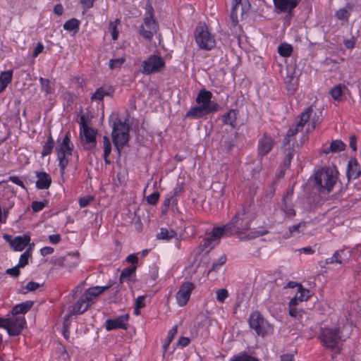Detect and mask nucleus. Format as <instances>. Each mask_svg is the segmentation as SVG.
<instances>
[{"mask_svg": "<svg viewBox=\"0 0 361 361\" xmlns=\"http://www.w3.org/2000/svg\"><path fill=\"white\" fill-rule=\"evenodd\" d=\"M249 214L242 209L237 212L232 220L223 227H214L207 233L203 242L197 248V255H206L216 246L224 234L244 233L250 229Z\"/></svg>", "mask_w": 361, "mask_h": 361, "instance_id": "obj_1", "label": "nucleus"}, {"mask_svg": "<svg viewBox=\"0 0 361 361\" xmlns=\"http://www.w3.org/2000/svg\"><path fill=\"white\" fill-rule=\"evenodd\" d=\"M353 329L351 324H346L342 329L337 327H324L321 329L319 339L323 345L329 348H335L341 341L348 338Z\"/></svg>", "mask_w": 361, "mask_h": 361, "instance_id": "obj_2", "label": "nucleus"}, {"mask_svg": "<svg viewBox=\"0 0 361 361\" xmlns=\"http://www.w3.org/2000/svg\"><path fill=\"white\" fill-rule=\"evenodd\" d=\"M212 97L209 91L200 90L196 98L197 106L191 108L185 116L198 118L217 111L218 104L211 100Z\"/></svg>", "mask_w": 361, "mask_h": 361, "instance_id": "obj_3", "label": "nucleus"}, {"mask_svg": "<svg viewBox=\"0 0 361 361\" xmlns=\"http://www.w3.org/2000/svg\"><path fill=\"white\" fill-rule=\"evenodd\" d=\"M73 150L74 145L71 140V133L67 132L61 140H57V146L56 147L57 160L61 176H63L65 173L66 168L68 165L69 159L72 156Z\"/></svg>", "mask_w": 361, "mask_h": 361, "instance_id": "obj_4", "label": "nucleus"}, {"mask_svg": "<svg viewBox=\"0 0 361 361\" xmlns=\"http://www.w3.org/2000/svg\"><path fill=\"white\" fill-rule=\"evenodd\" d=\"M338 180V171L334 168L324 167L314 174V185L319 190L330 192Z\"/></svg>", "mask_w": 361, "mask_h": 361, "instance_id": "obj_5", "label": "nucleus"}, {"mask_svg": "<svg viewBox=\"0 0 361 361\" xmlns=\"http://www.w3.org/2000/svg\"><path fill=\"white\" fill-rule=\"evenodd\" d=\"M195 42L200 49L211 50L215 47V39L204 23H200L195 30Z\"/></svg>", "mask_w": 361, "mask_h": 361, "instance_id": "obj_6", "label": "nucleus"}, {"mask_svg": "<svg viewBox=\"0 0 361 361\" xmlns=\"http://www.w3.org/2000/svg\"><path fill=\"white\" fill-rule=\"evenodd\" d=\"M312 112V109L310 107L307 108L303 113H302L300 115V121L296 125H293L290 126L289 130L287 131L286 136L288 137H292L295 135L298 132L302 130L304 125L310 119V123L308 124L307 130H310L314 129L317 125L320 122L321 119L318 116H315V117L311 118Z\"/></svg>", "mask_w": 361, "mask_h": 361, "instance_id": "obj_7", "label": "nucleus"}, {"mask_svg": "<svg viewBox=\"0 0 361 361\" xmlns=\"http://www.w3.org/2000/svg\"><path fill=\"white\" fill-rule=\"evenodd\" d=\"M25 324L23 316L11 315L5 319L0 318V327L6 329L10 336L20 334Z\"/></svg>", "mask_w": 361, "mask_h": 361, "instance_id": "obj_8", "label": "nucleus"}, {"mask_svg": "<svg viewBox=\"0 0 361 361\" xmlns=\"http://www.w3.org/2000/svg\"><path fill=\"white\" fill-rule=\"evenodd\" d=\"M113 142L117 150L120 152L121 149L128 141L129 139V126L125 122L119 121L114 124L112 132Z\"/></svg>", "mask_w": 361, "mask_h": 361, "instance_id": "obj_9", "label": "nucleus"}, {"mask_svg": "<svg viewBox=\"0 0 361 361\" xmlns=\"http://www.w3.org/2000/svg\"><path fill=\"white\" fill-rule=\"evenodd\" d=\"M97 130L89 127L82 120L80 123V135L83 148L91 150L97 145Z\"/></svg>", "mask_w": 361, "mask_h": 361, "instance_id": "obj_10", "label": "nucleus"}, {"mask_svg": "<svg viewBox=\"0 0 361 361\" xmlns=\"http://www.w3.org/2000/svg\"><path fill=\"white\" fill-rule=\"evenodd\" d=\"M16 194L13 186L6 184V181L0 182V205L4 210H8L14 206Z\"/></svg>", "mask_w": 361, "mask_h": 361, "instance_id": "obj_11", "label": "nucleus"}, {"mask_svg": "<svg viewBox=\"0 0 361 361\" xmlns=\"http://www.w3.org/2000/svg\"><path fill=\"white\" fill-rule=\"evenodd\" d=\"M164 66L165 62L161 56L150 55L142 62V73L146 75L157 73L162 71Z\"/></svg>", "mask_w": 361, "mask_h": 361, "instance_id": "obj_12", "label": "nucleus"}, {"mask_svg": "<svg viewBox=\"0 0 361 361\" xmlns=\"http://www.w3.org/2000/svg\"><path fill=\"white\" fill-rule=\"evenodd\" d=\"M250 328L259 335L264 336L271 329L270 325L265 321L258 312L251 313L249 318Z\"/></svg>", "mask_w": 361, "mask_h": 361, "instance_id": "obj_13", "label": "nucleus"}, {"mask_svg": "<svg viewBox=\"0 0 361 361\" xmlns=\"http://www.w3.org/2000/svg\"><path fill=\"white\" fill-rule=\"evenodd\" d=\"M159 26L153 17L152 11H149L144 18V23L140 27V35L143 38L150 40L158 30Z\"/></svg>", "mask_w": 361, "mask_h": 361, "instance_id": "obj_14", "label": "nucleus"}, {"mask_svg": "<svg viewBox=\"0 0 361 361\" xmlns=\"http://www.w3.org/2000/svg\"><path fill=\"white\" fill-rule=\"evenodd\" d=\"M250 4L247 0H235V4L231 13L232 25L235 26L238 23V16L243 18L249 11Z\"/></svg>", "mask_w": 361, "mask_h": 361, "instance_id": "obj_15", "label": "nucleus"}, {"mask_svg": "<svg viewBox=\"0 0 361 361\" xmlns=\"http://www.w3.org/2000/svg\"><path fill=\"white\" fill-rule=\"evenodd\" d=\"M129 316L127 314L120 315L114 319H108L105 322V327L107 331L116 329H126Z\"/></svg>", "mask_w": 361, "mask_h": 361, "instance_id": "obj_16", "label": "nucleus"}, {"mask_svg": "<svg viewBox=\"0 0 361 361\" xmlns=\"http://www.w3.org/2000/svg\"><path fill=\"white\" fill-rule=\"evenodd\" d=\"M4 238L9 242L11 247L14 251L23 250L30 241V237L28 235H18L13 239H11L8 235H5Z\"/></svg>", "mask_w": 361, "mask_h": 361, "instance_id": "obj_17", "label": "nucleus"}, {"mask_svg": "<svg viewBox=\"0 0 361 361\" xmlns=\"http://www.w3.org/2000/svg\"><path fill=\"white\" fill-rule=\"evenodd\" d=\"M111 285H106L104 286H94L89 288L87 289L84 294L83 297L85 300H86L90 304H91L98 295L104 293L105 290L109 289Z\"/></svg>", "mask_w": 361, "mask_h": 361, "instance_id": "obj_18", "label": "nucleus"}, {"mask_svg": "<svg viewBox=\"0 0 361 361\" xmlns=\"http://www.w3.org/2000/svg\"><path fill=\"white\" fill-rule=\"evenodd\" d=\"M90 305V304L82 296L73 305L68 307L69 314H81L88 309Z\"/></svg>", "mask_w": 361, "mask_h": 361, "instance_id": "obj_19", "label": "nucleus"}, {"mask_svg": "<svg viewBox=\"0 0 361 361\" xmlns=\"http://www.w3.org/2000/svg\"><path fill=\"white\" fill-rule=\"evenodd\" d=\"M274 143V142L271 137L264 135L258 142L259 154L263 156L268 154L271 150Z\"/></svg>", "mask_w": 361, "mask_h": 361, "instance_id": "obj_20", "label": "nucleus"}, {"mask_svg": "<svg viewBox=\"0 0 361 361\" xmlns=\"http://www.w3.org/2000/svg\"><path fill=\"white\" fill-rule=\"evenodd\" d=\"M36 187L38 189H48L51 183V178L49 174L46 172L36 171Z\"/></svg>", "mask_w": 361, "mask_h": 361, "instance_id": "obj_21", "label": "nucleus"}, {"mask_svg": "<svg viewBox=\"0 0 361 361\" xmlns=\"http://www.w3.org/2000/svg\"><path fill=\"white\" fill-rule=\"evenodd\" d=\"M300 0H274V5L281 12H290Z\"/></svg>", "mask_w": 361, "mask_h": 361, "instance_id": "obj_22", "label": "nucleus"}, {"mask_svg": "<svg viewBox=\"0 0 361 361\" xmlns=\"http://www.w3.org/2000/svg\"><path fill=\"white\" fill-rule=\"evenodd\" d=\"M79 262L80 259L78 255L68 254L63 258L60 265L67 268L69 270H71L76 267Z\"/></svg>", "mask_w": 361, "mask_h": 361, "instance_id": "obj_23", "label": "nucleus"}, {"mask_svg": "<svg viewBox=\"0 0 361 361\" xmlns=\"http://www.w3.org/2000/svg\"><path fill=\"white\" fill-rule=\"evenodd\" d=\"M360 174V169L357 161L351 159L349 160L347 168V176L349 179H355L358 178Z\"/></svg>", "mask_w": 361, "mask_h": 361, "instance_id": "obj_24", "label": "nucleus"}, {"mask_svg": "<svg viewBox=\"0 0 361 361\" xmlns=\"http://www.w3.org/2000/svg\"><path fill=\"white\" fill-rule=\"evenodd\" d=\"M33 302L25 301L15 305L11 310V314L14 316H19L20 314L26 313L32 306Z\"/></svg>", "mask_w": 361, "mask_h": 361, "instance_id": "obj_25", "label": "nucleus"}, {"mask_svg": "<svg viewBox=\"0 0 361 361\" xmlns=\"http://www.w3.org/2000/svg\"><path fill=\"white\" fill-rule=\"evenodd\" d=\"M195 285L191 282H185L182 284V305H185L190 300Z\"/></svg>", "mask_w": 361, "mask_h": 361, "instance_id": "obj_26", "label": "nucleus"}, {"mask_svg": "<svg viewBox=\"0 0 361 361\" xmlns=\"http://www.w3.org/2000/svg\"><path fill=\"white\" fill-rule=\"evenodd\" d=\"M343 254H344V250H343L336 251L331 257L326 259L325 264H334V263L342 264L343 262H348L349 257L348 256L345 258H344L343 257Z\"/></svg>", "mask_w": 361, "mask_h": 361, "instance_id": "obj_27", "label": "nucleus"}, {"mask_svg": "<svg viewBox=\"0 0 361 361\" xmlns=\"http://www.w3.org/2000/svg\"><path fill=\"white\" fill-rule=\"evenodd\" d=\"M13 78V70H8L0 73V93L2 92Z\"/></svg>", "mask_w": 361, "mask_h": 361, "instance_id": "obj_28", "label": "nucleus"}, {"mask_svg": "<svg viewBox=\"0 0 361 361\" xmlns=\"http://www.w3.org/2000/svg\"><path fill=\"white\" fill-rule=\"evenodd\" d=\"M136 269V266H132L123 269L119 277L120 283H122L126 281H133L132 276L135 275Z\"/></svg>", "mask_w": 361, "mask_h": 361, "instance_id": "obj_29", "label": "nucleus"}, {"mask_svg": "<svg viewBox=\"0 0 361 361\" xmlns=\"http://www.w3.org/2000/svg\"><path fill=\"white\" fill-rule=\"evenodd\" d=\"M345 149V144L341 140L333 141L330 146L324 150L326 154L329 152H339Z\"/></svg>", "mask_w": 361, "mask_h": 361, "instance_id": "obj_30", "label": "nucleus"}, {"mask_svg": "<svg viewBox=\"0 0 361 361\" xmlns=\"http://www.w3.org/2000/svg\"><path fill=\"white\" fill-rule=\"evenodd\" d=\"M34 244L30 245L28 249L24 252L20 257L18 266L20 267H24L28 264L29 258L32 256V250Z\"/></svg>", "mask_w": 361, "mask_h": 361, "instance_id": "obj_31", "label": "nucleus"}, {"mask_svg": "<svg viewBox=\"0 0 361 361\" xmlns=\"http://www.w3.org/2000/svg\"><path fill=\"white\" fill-rule=\"evenodd\" d=\"M296 286L298 290L294 297L300 302L306 301L310 298L309 290L304 288L300 284H296Z\"/></svg>", "mask_w": 361, "mask_h": 361, "instance_id": "obj_32", "label": "nucleus"}, {"mask_svg": "<svg viewBox=\"0 0 361 361\" xmlns=\"http://www.w3.org/2000/svg\"><path fill=\"white\" fill-rule=\"evenodd\" d=\"M54 146V140L50 134L43 146L42 150V157H45L50 154L53 150Z\"/></svg>", "mask_w": 361, "mask_h": 361, "instance_id": "obj_33", "label": "nucleus"}, {"mask_svg": "<svg viewBox=\"0 0 361 361\" xmlns=\"http://www.w3.org/2000/svg\"><path fill=\"white\" fill-rule=\"evenodd\" d=\"M103 147H104V158L106 164H110L108 157L111 152V144L109 138L107 136L103 137Z\"/></svg>", "mask_w": 361, "mask_h": 361, "instance_id": "obj_34", "label": "nucleus"}, {"mask_svg": "<svg viewBox=\"0 0 361 361\" xmlns=\"http://www.w3.org/2000/svg\"><path fill=\"white\" fill-rule=\"evenodd\" d=\"M293 52V47L288 43H282L278 47V53L283 57H289Z\"/></svg>", "mask_w": 361, "mask_h": 361, "instance_id": "obj_35", "label": "nucleus"}, {"mask_svg": "<svg viewBox=\"0 0 361 361\" xmlns=\"http://www.w3.org/2000/svg\"><path fill=\"white\" fill-rule=\"evenodd\" d=\"M237 113L235 110H230L223 116V121L226 124L235 126Z\"/></svg>", "mask_w": 361, "mask_h": 361, "instance_id": "obj_36", "label": "nucleus"}, {"mask_svg": "<svg viewBox=\"0 0 361 361\" xmlns=\"http://www.w3.org/2000/svg\"><path fill=\"white\" fill-rule=\"evenodd\" d=\"M176 233L173 230L161 228L160 232L157 234V238L169 240L175 237Z\"/></svg>", "mask_w": 361, "mask_h": 361, "instance_id": "obj_37", "label": "nucleus"}, {"mask_svg": "<svg viewBox=\"0 0 361 361\" xmlns=\"http://www.w3.org/2000/svg\"><path fill=\"white\" fill-rule=\"evenodd\" d=\"M80 21L76 18H72L67 20L63 25V29L67 31H75L77 32L79 29Z\"/></svg>", "mask_w": 361, "mask_h": 361, "instance_id": "obj_38", "label": "nucleus"}, {"mask_svg": "<svg viewBox=\"0 0 361 361\" xmlns=\"http://www.w3.org/2000/svg\"><path fill=\"white\" fill-rule=\"evenodd\" d=\"M121 21L119 19H116L109 23V30L111 31V37L114 40H116L118 37L119 31L118 26L120 25Z\"/></svg>", "mask_w": 361, "mask_h": 361, "instance_id": "obj_39", "label": "nucleus"}, {"mask_svg": "<svg viewBox=\"0 0 361 361\" xmlns=\"http://www.w3.org/2000/svg\"><path fill=\"white\" fill-rule=\"evenodd\" d=\"M125 61L126 58L124 56L111 59L109 62V68L111 70L118 69L123 66Z\"/></svg>", "mask_w": 361, "mask_h": 361, "instance_id": "obj_40", "label": "nucleus"}, {"mask_svg": "<svg viewBox=\"0 0 361 361\" xmlns=\"http://www.w3.org/2000/svg\"><path fill=\"white\" fill-rule=\"evenodd\" d=\"M226 257L225 255H222L216 260L214 261L212 267L209 269V272L218 271L220 267L226 263Z\"/></svg>", "mask_w": 361, "mask_h": 361, "instance_id": "obj_41", "label": "nucleus"}, {"mask_svg": "<svg viewBox=\"0 0 361 361\" xmlns=\"http://www.w3.org/2000/svg\"><path fill=\"white\" fill-rule=\"evenodd\" d=\"M109 94V92L104 87H99L96 90L95 92L92 94V100L102 101L106 95Z\"/></svg>", "mask_w": 361, "mask_h": 361, "instance_id": "obj_42", "label": "nucleus"}, {"mask_svg": "<svg viewBox=\"0 0 361 361\" xmlns=\"http://www.w3.org/2000/svg\"><path fill=\"white\" fill-rule=\"evenodd\" d=\"M4 181H6V184H7V183L8 181H10V182L20 186L22 189L27 190V188H26L25 185L24 184L23 180L17 176H10L7 180H4Z\"/></svg>", "mask_w": 361, "mask_h": 361, "instance_id": "obj_43", "label": "nucleus"}, {"mask_svg": "<svg viewBox=\"0 0 361 361\" xmlns=\"http://www.w3.org/2000/svg\"><path fill=\"white\" fill-rule=\"evenodd\" d=\"M48 204V201L44 200L42 201H34L32 203L31 207L33 212H39L42 211Z\"/></svg>", "mask_w": 361, "mask_h": 361, "instance_id": "obj_44", "label": "nucleus"}, {"mask_svg": "<svg viewBox=\"0 0 361 361\" xmlns=\"http://www.w3.org/2000/svg\"><path fill=\"white\" fill-rule=\"evenodd\" d=\"M343 85L339 84V85H337L335 87H334L330 90V94L331 95V97H333L334 99H335V100L339 99V98L341 97V96L343 93Z\"/></svg>", "mask_w": 361, "mask_h": 361, "instance_id": "obj_45", "label": "nucleus"}, {"mask_svg": "<svg viewBox=\"0 0 361 361\" xmlns=\"http://www.w3.org/2000/svg\"><path fill=\"white\" fill-rule=\"evenodd\" d=\"M42 90L45 92L47 94H50L52 92V88L50 85V82L48 79L44 78H39V79Z\"/></svg>", "mask_w": 361, "mask_h": 361, "instance_id": "obj_46", "label": "nucleus"}, {"mask_svg": "<svg viewBox=\"0 0 361 361\" xmlns=\"http://www.w3.org/2000/svg\"><path fill=\"white\" fill-rule=\"evenodd\" d=\"M303 314L304 312L302 310L298 309L297 307H289L290 316L294 317L298 321L302 319Z\"/></svg>", "mask_w": 361, "mask_h": 361, "instance_id": "obj_47", "label": "nucleus"}, {"mask_svg": "<svg viewBox=\"0 0 361 361\" xmlns=\"http://www.w3.org/2000/svg\"><path fill=\"white\" fill-rule=\"evenodd\" d=\"M228 297V293L226 289L222 288L216 291V300L219 302H224Z\"/></svg>", "mask_w": 361, "mask_h": 361, "instance_id": "obj_48", "label": "nucleus"}, {"mask_svg": "<svg viewBox=\"0 0 361 361\" xmlns=\"http://www.w3.org/2000/svg\"><path fill=\"white\" fill-rule=\"evenodd\" d=\"M349 16V12L345 8H341L336 13V18L342 20H348Z\"/></svg>", "mask_w": 361, "mask_h": 361, "instance_id": "obj_49", "label": "nucleus"}, {"mask_svg": "<svg viewBox=\"0 0 361 361\" xmlns=\"http://www.w3.org/2000/svg\"><path fill=\"white\" fill-rule=\"evenodd\" d=\"M159 198V193L154 192L147 197V202L148 204L154 205L157 204Z\"/></svg>", "mask_w": 361, "mask_h": 361, "instance_id": "obj_50", "label": "nucleus"}, {"mask_svg": "<svg viewBox=\"0 0 361 361\" xmlns=\"http://www.w3.org/2000/svg\"><path fill=\"white\" fill-rule=\"evenodd\" d=\"M195 233V229L193 226H188L185 228L184 232H182V238H187L193 235Z\"/></svg>", "mask_w": 361, "mask_h": 361, "instance_id": "obj_51", "label": "nucleus"}, {"mask_svg": "<svg viewBox=\"0 0 361 361\" xmlns=\"http://www.w3.org/2000/svg\"><path fill=\"white\" fill-rule=\"evenodd\" d=\"M231 361H258L256 358L247 355H241L236 356L231 360Z\"/></svg>", "mask_w": 361, "mask_h": 361, "instance_id": "obj_52", "label": "nucleus"}, {"mask_svg": "<svg viewBox=\"0 0 361 361\" xmlns=\"http://www.w3.org/2000/svg\"><path fill=\"white\" fill-rule=\"evenodd\" d=\"M283 210L287 216L292 217L295 214V210L291 205H287L285 204L283 206Z\"/></svg>", "mask_w": 361, "mask_h": 361, "instance_id": "obj_53", "label": "nucleus"}, {"mask_svg": "<svg viewBox=\"0 0 361 361\" xmlns=\"http://www.w3.org/2000/svg\"><path fill=\"white\" fill-rule=\"evenodd\" d=\"M20 267L16 265L13 268L6 269V273L11 276L17 277L20 274Z\"/></svg>", "mask_w": 361, "mask_h": 361, "instance_id": "obj_54", "label": "nucleus"}, {"mask_svg": "<svg viewBox=\"0 0 361 361\" xmlns=\"http://www.w3.org/2000/svg\"><path fill=\"white\" fill-rule=\"evenodd\" d=\"M147 295H141L138 296L135 300V306L140 308H143L145 307V299Z\"/></svg>", "mask_w": 361, "mask_h": 361, "instance_id": "obj_55", "label": "nucleus"}, {"mask_svg": "<svg viewBox=\"0 0 361 361\" xmlns=\"http://www.w3.org/2000/svg\"><path fill=\"white\" fill-rule=\"evenodd\" d=\"M93 198L90 196L85 197L79 200V204L80 207H85L90 204Z\"/></svg>", "mask_w": 361, "mask_h": 361, "instance_id": "obj_56", "label": "nucleus"}, {"mask_svg": "<svg viewBox=\"0 0 361 361\" xmlns=\"http://www.w3.org/2000/svg\"><path fill=\"white\" fill-rule=\"evenodd\" d=\"M44 49V47L43 44H42L40 42L37 43L34 49L32 56L34 58H36L37 56H38V55L43 51Z\"/></svg>", "mask_w": 361, "mask_h": 361, "instance_id": "obj_57", "label": "nucleus"}, {"mask_svg": "<svg viewBox=\"0 0 361 361\" xmlns=\"http://www.w3.org/2000/svg\"><path fill=\"white\" fill-rule=\"evenodd\" d=\"M40 286L41 285L39 283L34 282V281H30L26 285V288L29 291H34V290H36L37 289H38L40 287Z\"/></svg>", "mask_w": 361, "mask_h": 361, "instance_id": "obj_58", "label": "nucleus"}, {"mask_svg": "<svg viewBox=\"0 0 361 361\" xmlns=\"http://www.w3.org/2000/svg\"><path fill=\"white\" fill-rule=\"evenodd\" d=\"M54 250L53 247L49 246H46L40 249V254L42 256H47L48 255H51L54 252Z\"/></svg>", "mask_w": 361, "mask_h": 361, "instance_id": "obj_59", "label": "nucleus"}, {"mask_svg": "<svg viewBox=\"0 0 361 361\" xmlns=\"http://www.w3.org/2000/svg\"><path fill=\"white\" fill-rule=\"evenodd\" d=\"M356 39L352 37L350 39L344 40V44L348 49H353L355 44Z\"/></svg>", "mask_w": 361, "mask_h": 361, "instance_id": "obj_60", "label": "nucleus"}, {"mask_svg": "<svg viewBox=\"0 0 361 361\" xmlns=\"http://www.w3.org/2000/svg\"><path fill=\"white\" fill-rule=\"evenodd\" d=\"M126 260L127 262L131 263L133 264V266H135V264H136L138 262V257L135 254H130L127 256Z\"/></svg>", "mask_w": 361, "mask_h": 361, "instance_id": "obj_61", "label": "nucleus"}, {"mask_svg": "<svg viewBox=\"0 0 361 361\" xmlns=\"http://www.w3.org/2000/svg\"><path fill=\"white\" fill-rule=\"evenodd\" d=\"M61 240L59 234L50 235L49 236V240L52 244H58Z\"/></svg>", "mask_w": 361, "mask_h": 361, "instance_id": "obj_62", "label": "nucleus"}, {"mask_svg": "<svg viewBox=\"0 0 361 361\" xmlns=\"http://www.w3.org/2000/svg\"><path fill=\"white\" fill-rule=\"evenodd\" d=\"M95 0H81L82 7L87 10L93 6Z\"/></svg>", "mask_w": 361, "mask_h": 361, "instance_id": "obj_63", "label": "nucleus"}, {"mask_svg": "<svg viewBox=\"0 0 361 361\" xmlns=\"http://www.w3.org/2000/svg\"><path fill=\"white\" fill-rule=\"evenodd\" d=\"M305 226V223L301 222L298 224L294 225L293 226H290L289 228V232L290 234L295 233V232H299V228L301 227H304Z\"/></svg>", "mask_w": 361, "mask_h": 361, "instance_id": "obj_64", "label": "nucleus"}]
</instances>
